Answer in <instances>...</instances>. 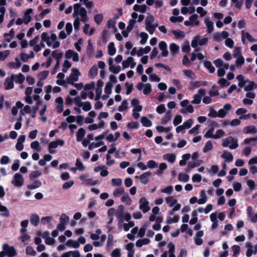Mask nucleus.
I'll use <instances>...</instances> for the list:
<instances>
[{
    "label": "nucleus",
    "mask_w": 257,
    "mask_h": 257,
    "mask_svg": "<svg viewBox=\"0 0 257 257\" xmlns=\"http://www.w3.org/2000/svg\"><path fill=\"white\" fill-rule=\"evenodd\" d=\"M222 146L224 147H229L230 149H235L238 147V145L236 139L229 136L223 140Z\"/></svg>",
    "instance_id": "obj_1"
},
{
    "label": "nucleus",
    "mask_w": 257,
    "mask_h": 257,
    "mask_svg": "<svg viewBox=\"0 0 257 257\" xmlns=\"http://www.w3.org/2000/svg\"><path fill=\"white\" fill-rule=\"evenodd\" d=\"M2 248L8 257H14L17 254L15 248L13 246L9 245L8 243L4 244Z\"/></svg>",
    "instance_id": "obj_2"
},
{
    "label": "nucleus",
    "mask_w": 257,
    "mask_h": 257,
    "mask_svg": "<svg viewBox=\"0 0 257 257\" xmlns=\"http://www.w3.org/2000/svg\"><path fill=\"white\" fill-rule=\"evenodd\" d=\"M206 91L204 89H199L198 91V93L194 95V99L191 101L193 104H199L201 102L202 96L205 95Z\"/></svg>",
    "instance_id": "obj_3"
},
{
    "label": "nucleus",
    "mask_w": 257,
    "mask_h": 257,
    "mask_svg": "<svg viewBox=\"0 0 257 257\" xmlns=\"http://www.w3.org/2000/svg\"><path fill=\"white\" fill-rule=\"evenodd\" d=\"M64 145V141L61 139H57L55 141L51 142L49 143V151L50 153L53 154L55 152L51 149H56L58 146H63Z\"/></svg>",
    "instance_id": "obj_4"
},
{
    "label": "nucleus",
    "mask_w": 257,
    "mask_h": 257,
    "mask_svg": "<svg viewBox=\"0 0 257 257\" xmlns=\"http://www.w3.org/2000/svg\"><path fill=\"white\" fill-rule=\"evenodd\" d=\"M140 209L143 211L144 213H146L150 210V207L149 206V202L145 197H142L140 199Z\"/></svg>",
    "instance_id": "obj_5"
},
{
    "label": "nucleus",
    "mask_w": 257,
    "mask_h": 257,
    "mask_svg": "<svg viewBox=\"0 0 257 257\" xmlns=\"http://www.w3.org/2000/svg\"><path fill=\"white\" fill-rule=\"evenodd\" d=\"M15 79V75L12 74L10 77H7L5 82V89L10 90L13 89L14 87V80Z\"/></svg>",
    "instance_id": "obj_6"
},
{
    "label": "nucleus",
    "mask_w": 257,
    "mask_h": 257,
    "mask_svg": "<svg viewBox=\"0 0 257 257\" xmlns=\"http://www.w3.org/2000/svg\"><path fill=\"white\" fill-rule=\"evenodd\" d=\"M14 184L15 186L20 187L24 184V178L20 173H16L14 176Z\"/></svg>",
    "instance_id": "obj_7"
},
{
    "label": "nucleus",
    "mask_w": 257,
    "mask_h": 257,
    "mask_svg": "<svg viewBox=\"0 0 257 257\" xmlns=\"http://www.w3.org/2000/svg\"><path fill=\"white\" fill-rule=\"evenodd\" d=\"M159 49L162 51L161 55L163 57H167L169 52L167 50V45L165 41H161L159 44Z\"/></svg>",
    "instance_id": "obj_8"
},
{
    "label": "nucleus",
    "mask_w": 257,
    "mask_h": 257,
    "mask_svg": "<svg viewBox=\"0 0 257 257\" xmlns=\"http://www.w3.org/2000/svg\"><path fill=\"white\" fill-rule=\"evenodd\" d=\"M151 175V172H146L143 174H142L139 177L140 179L141 182L146 185L148 184L149 180V177Z\"/></svg>",
    "instance_id": "obj_9"
},
{
    "label": "nucleus",
    "mask_w": 257,
    "mask_h": 257,
    "mask_svg": "<svg viewBox=\"0 0 257 257\" xmlns=\"http://www.w3.org/2000/svg\"><path fill=\"white\" fill-rule=\"evenodd\" d=\"M204 23L207 27V32L208 33H211L214 30L213 23L210 20L209 17L205 19Z\"/></svg>",
    "instance_id": "obj_10"
},
{
    "label": "nucleus",
    "mask_w": 257,
    "mask_h": 257,
    "mask_svg": "<svg viewBox=\"0 0 257 257\" xmlns=\"http://www.w3.org/2000/svg\"><path fill=\"white\" fill-rule=\"evenodd\" d=\"M81 75L79 70L76 68H73L71 70V73L69 76L75 81L78 80V76Z\"/></svg>",
    "instance_id": "obj_11"
},
{
    "label": "nucleus",
    "mask_w": 257,
    "mask_h": 257,
    "mask_svg": "<svg viewBox=\"0 0 257 257\" xmlns=\"http://www.w3.org/2000/svg\"><path fill=\"white\" fill-rule=\"evenodd\" d=\"M33 12V9H28L26 12L24 14V22L25 23V24H28V23H29L31 20H32V18H31V16H30V14L31 13H32Z\"/></svg>",
    "instance_id": "obj_12"
},
{
    "label": "nucleus",
    "mask_w": 257,
    "mask_h": 257,
    "mask_svg": "<svg viewBox=\"0 0 257 257\" xmlns=\"http://www.w3.org/2000/svg\"><path fill=\"white\" fill-rule=\"evenodd\" d=\"M86 133L85 130L82 128L81 127L79 128L78 130V132L76 133V141L78 142H80L82 141V139L83 137H84Z\"/></svg>",
    "instance_id": "obj_13"
},
{
    "label": "nucleus",
    "mask_w": 257,
    "mask_h": 257,
    "mask_svg": "<svg viewBox=\"0 0 257 257\" xmlns=\"http://www.w3.org/2000/svg\"><path fill=\"white\" fill-rule=\"evenodd\" d=\"M98 74V69L95 65L91 67L88 72V76L90 78L93 79Z\"/></svg>",
    "instance_id": "obj_14"
},
{
    "label": "nucleus",
    "mask_w": 257,
    "mask_h": 257,
    "mask_svg": "<svg viewBox=\"0 0 257 257\" xmlns=\"http://www.w3.org/2000/svg\"><path fill=\"white\" fill-rule=\"evenodd\" d=\"M207 82L206 81H197L195 82L191 81L190 85L191 87H189V89H193L195 88L199 87L201 86H205L206 85Z\"/></svg>",
    "instance_id": "obj_15"
},
{
    "label": "nucleus",
    "mask_w": 257,
    "mask_h": 257,
    "mask_svg": "<svg viewBox=\"0 0 257 257\" xmlns=\"http://www.w3.org/2000/svg\"><path fill=\"white\" fill-rule=\"evenodd\" d=\"M133 10L136 12L145 13L147 10V6L145 5L140 6L138 4H136L133 7Z\"/></svg>",
    "instance_id": "obj_16"
},
{
    "label": "nucleus",
    "mask_w": 257,
    "mask_h": 257,
    "mask_svg": "<svg viewBox=\"0 0 257 257\" xmlns=\"http://www.w3.org/2000/svg\"><path fill=\"white\" fill-rule=\"evenodd\" d=\"M39 221L40 218L38 215H37V214H32L30 217V222L32 225L34 226H37Z\"/></svg>",
    "instance_id": "obj_17"
},
{
    "label": "nucleus",
    "mask_w": 257,
    "mask_h": 257,
    "mask_svg": "<svg viewBox=\"0 0 257 257\" xmlns=\"http://www.w3.org/2000/svg\"><path fill=\"white\" fill-rule=\"evenodd\" d=\"M172 117L171 111L168 110L163 116L161 120V123L163 124H166L168 121H169Z\"/></svg>",
    "instance_id": "obj_18"
},
{
    "label": "nucleus",
    "mask_w": 257,
    "mask_h": 257,
    "mask_svg": "<svg viewBox=\"0 0 257 257\" xmlns=\"http://www.w3.org/2000/svg\"><path fill=\"white\" fill-rule=\"evenodd\" d=\"M221 157L225 159V161L229 163L232 161L233 157L231 153L228 152H224V153L221 155Z\"/></svg>",
    "instance_id": "obj_19"
},
{
    "label": "nucleus",
    "mask_w": 257,
    "mask_h": 257,
    "mask_svg": "<svg viewBox=\"0 0 257 257\" xmlns=\"http://www.w3.org/2000/svg\"><path fill=\"white\" fill-rule=\"evenodd\" d=\"M150 242V240L149 238H145L139 239L136 242V246L138 247H141L144 245L148 244Z\"/></svg>",
    "instance_id": "obj_20"
},
{
    "label": "nucleus",
    "mask_w": 257,
    "mask_h": 257,
    "mask_svg": "<svg viewBox=\"0 0 257 257\" xmlns=\"http://www.w3.org/2000/svg\"><path fill=\"white\" fill-rule=\"evenodd\" d=\"M246 81L247 82L249 83V84L244 87V90L245 91H251L256 87V84L253 81L248 79H246Z\"/></svg>",
    "instance_id": "obj_21"
},
{
    "label": "nucleus",
    "mask_w": 257,
    "mask_h": 257,
    "mask_svg": "<svg viewBox=\"0 0 257 257\" xmlns=\"http://www.w3.org/2000/svg\"><path fill=\"white\" fill-rule=\"evenodd\" d=\"M204 67L207 68L210 73H212L214 72L215 69L214 66H212V63L209 61H205L204 62Z\"/></svg>",
    "instance_id": "obj_22"
},
{
    "label": "nucleus",
    "mask_w": 257,
    "mask_h": 257,
    "mask_svg": "<svg viewBox=\"0 0 257 257\" xmlns=\"http://www.w3.org/2000/svg\"><path fill=\"white\" fill-rule=\"evenodd\" d=\"M42 185V183L40 180H35L34 181L33 184H30L27 186V188L29 189L33 190L37 188L40 187Z\"/></svg>",
    "instance_id": "obj_23"
},
{
    "label": "nucleus",
    "mask_w": 257,
    "mask_h": 257,
    "mask_svg": "<svg viewBox=\"0 0 257 257\" xmlns=\"http://www.w3.org/2000/svg\"><path fill=\"white\" fill-rule=\"evenodd\" d=\"M201 198L198 200V203L199 204H204L207 199V197L206 195L205 192L204 190H202L200 192Z\"/></svg>",
    "instance_id": "obj_24"
},
{
    "label": "nucleus",
    "mask_w": 257,
    "mask_h": 257,
    "mask_svg": "<svg viewBox=\"0 0 257 257\" xmlns=\"http://www.w3.org/2000/svg\"><path fill=\"white\" fill-rule=\"evenodd\" d=\"M163 157L171 163H173L176 160V156L174 154H167L164 155Z\"/></svg>",
    "instance_id": "obj_25"
},
{
    "label": "nucleus",
    "mask_w": 257,
    "mask_h": 257,
    "mask_svg": "<svg viewBox=\"0 0 257 257\" xmlns=\"http://www.w3.org/2000/svg\"><path fill=\"white\" fill-rule=\"evenodd\" d=\"M166 201L171 207L174 206L177 202V200L173 196H169L166 198Z\"/></svg>",
    "instance_id": "obj_26"
},
{
    "label": "nucleus",
    "mask_w": 257,
    "mask_h": 257,
    "mask_svg": "<svg viewBox=\"0 0 257 257\" xmlns=\"http://www.w3.org/2000/svg\"><path fill=\"white\" fill-rule=\"evenodd\" d=\"M108 53L111 56L114 55L116 53V49L113 42H110L108 46Z\"/></svg>",
    "instance_id": "obj_27"
},
{
    "label": "nucleus",
    "mask_w": 257,
    "mask_h": 257,
    "mask_svg": "<svg viewBox=\"0 0 257 257\" xmlns=\"http://www.w3.org/2000/svg\"><path fill=\"white\" fill-rule=\"evenodd\" d=\"M52 55L53 57L56 60V62H60V59L63 56V53L62 52H58V50H55L52 51Z\"/></svg>",
    "instance_id": "obj_28"
},
{
    "label": "nucleus",
    "mask_w": 257,
    "mask_h": 257,
    "mask_svg": "<svg viewBox=\"0 0 257 257\" xmlns=\"http://www.w3.org/2000/svg\"><path fill=\"white\" fill-rule=\"evenodd\" d=\"M173 35L175 36L176 39H182L185 37V33L182 31L172 30V31Z\"/></svg>",
    "instance_id": "obj_29"
},
{
    "label": "nucleus",
    "mask_w": 257,
    "mask_h": 257,
    "mask_svg": "<svg viewBox=\"0 0 257 257\" xmlns=\"http://www.w3.org/2000/svg\"><path fill=\"white\" fill-rule=\"evenodd\" d=\"M134 61V58L132 57H129L126 60H124L122 62V68L123 69L127 68Z\"/></svg>",
    "instance_id": "obj_30"
},
{
    "label": "nucleus",
    "mask_w": 257,
    "mask_h": 257,
    "mask_svg": "<svg viewBox=\"0 0 257 257\" xmlns=\"http://www.w3.org/2000/svg\"><path fill=\"white\" fill-rule=\"evenodd\" d=\"M141 121L143 125L146 127H150L152 124L151 121L146 116L142 117Z\"/></svg>",
    "instance_id": "obj_31"
},
{
    "label": "nucleus",
    "mask_w": 257,
    "mask_h": 257,
    "mask_svg": "<svg viewBox=\"0 0 257 257\" xmlns=\"http://www.w3.org/2000/svg\"><path fill=\"white\" fill-rule=\"evenodd\" d=\"M67 246H71L73 248H77L79 247L80 244L77 241H74L72 239H69L66 243Z\"/></svg>",
    "instance_id": "obj_32"
},
{
    "label": "nucleus",
    "mask_w": 257,
    "mask_h": 257,
    "mask_svg": "<svg viewBox=\"0 0 257 257\" xmlns=\"http://www.w3.org/2000/svg\"><path fill=\"white\" fill-rule=\"evenodd\" d=\"M49 72L48 70H44L39 73L38 75L39 80L42 81L47 78L49 75Z\"/></svg>",
    "instance_id": "obj_33"
},
{
    "label": "nucleus",
    "mask_w": 257,
    "mask_h": 257,
    "mask_svg": "<svg viewBox=\"0 0 257 257\" xmlns=\"http://www.w3.org/2000/svg\"><path fill=\"white\" fill-rule=\"evenodd\" d=\"M178 180L183 182H187L189 181V176L186 174L180 173L178 175Z\"/></svg>",
    "instance_id": "obj_34"
},
{
    "label": "nucleus",
    "mask_w": 257,
    "mask_h": 257,
    "mask_svg": "<svg viewBox=\"0 0 257 257\" xmlns=\"http://www.w3.org/2000/svg\"><path fill=\"white\" fill-rule=\"evenodd\" d=\"M124 206L123 205H120L118 206L117 210L116 212V216L117 218H121L123 217Z\"/></svg>",
    "instance_id": "obj_35"
},
{
    "label": "nucleus",
    "mask_w": 257,
    "mask_h": 257,
    "mask_svg": "<svg viewBox=\"0 0 257 257\" xmlns=\"http://www.w3.org/2000/svg\"><path fill=\"white\" fill-rule=\"evenodd\" d=\"M213 149V145L211 141H208L203 149V151L206 153Z\"/></svg>",
    "instance_id": "obj_36"
},
{
    "label": "nucleus",
    "mask_w": 257,
    "mask_h": 257,
    "mask_svg": "<svg viewBox=\"0 0 257 257\" xmlns=\"http://www.w3.org/2000/svg\"><path fill=\"white\" fill-rule=\"evenodd\" d=\"M121 201L122 202H125L127 205H130L132 203V200L127 193L125 194L121 198Z\"/></svg>",
    "instance_id": "obj_37"
},
{
    "label": "nucleus",
    "mask_w": 257,
    "mask_h": 257,
    "mask_svg": "<svg viewBox=\"0 0 257 257\" xmlns=\"http://www.w3.org/2000/svg\"><path fill=\"white\" fill-rule=\"evenodd\" d=\"M136 23V20H130L128 21V24L126 28V31L127 32H131L132 30L134 29L135 24Z\"/></svg>",
    "instance_id": "obj_38"
},
{
    "label": "nucleus",
    "mask_w": 257,
    "mask_h": 257,
    "mask_svg": "<svg viewBox=\"0 0 257 257\" xmlns=\"http://www.w3.org/2000/svg\"><path fill=\"white\" fill-rule=\"evenodd\" d=\"M232 250L233 251V257H237L240 253V248L238 245H234L232 246Z\"/></svg>",
    "instance_id": "obj_39"
},
{
    "label": "nucleus",
    "mask_w": 257,
    "mask_h": 257,
    "mask_svg": "<svg viewBox=\"0 0 257 257\" xmlns=\"http://www.w3.org/2000/svg\"><path fill=\"white\" fill-rule=\"evenodd\" d=\"M112 86V84L111 82H107L106 83L104 92L106 94H110L111 93Z\"/></svg>",
    "instance_id": "obj_40"
},
{
    "label": "nucleus",
    "mask_w": 257,
    "mask_h": 257,
    "mask_svg": "<svg viewBox=\"0 0 257 257\" xmlns=\"http://www.w3.org/2000/svg\"><path fill=\"white\" fill-rule=\"evenodd\" d=\"M246 134H255L257 133V129L254 125H249L246 127Z\"/></svg>",
    "instance_id": "obj_41"
},
{
    "label": "nucleus",
    "mask_w": 257,
    "mask_h": 257,
    "mask_svg": "<svg viewBox=\"0 0 257 257\" xmlns=\"http://www.w3.org/2000/svg\"><path fill=\"white\" fill-rule=\"evenodd\" d=\"M71 66V64L70 63V62L67 60H65L64 62V63H63V68L62 69V71L64 73L67 72L68 69L69 68H70Z\"/></svg>",
    "instance_id": "obj_42"
},
{
    "label": "nucleus",
    "mask_w": 257,
    "mask_h": 257,
    "mask_svg": "<svg viewBox=\"0 0 257 257\" xmlns=\"http://www.w3.org/2000/svg\"><path fill=\"white\" fill-rule=\"evenodd\" d=\"M104 142L103 141H100L97 143H92L88 146V149L90 150L94 148H98L100 146L103 145Z\"/></svg>",
    "instance_id": "obj_43"
},
{
    "label": "nucleus",
    "mask_w": 257,
    "mask_h": 257,
    "mask_svg": "<svg viewBox=\"0 0 257 257\" xmlns=\"http://www.w3.org/2000/svg\"><path fill=\"white\" fill-rule=\"evenodd\" d=\"M144 89L143 90V93L145 95H148L150 94L152 89V85L150 83H146L145 84Z\"/></svg>",
    "instance_id": "obj_44"
},
{
    "label": "nucleus",
    "mask_w": 257,
    "mask_h": 257,
    "mask_svg": "<svg viewBox=\"0 0 257 257\" xmlns=\"http://www.w3.org/2000/svg\"><path fill=\"white\" fill-rule=\"evenodd\" d=\"M145 21L146 27H148L150 25H152V23L154 22V16L151 14H149V16L147 17Z\"/></svg>",
    "instance_id": "obj_45"
},
{
    "label": "nucleus",
    "mask_w": 257,
    "mask_h": 257,
    "mask_svg": "<svg viewBox=\"0 0 257 257\" xmlns=\"http://www.w3.org/2000/svg\"><path fill=\"white\" fill-rule=\"evenodd\" d=\"M170 49L171 52L173 54H175L178 52L179 50V47L175 43H172L170 45Z\"/></svg>",
    "instance_id": "obj_46"
},
{
    "label": "nucleus",
    "mask_w": 257,
    "mask_h": 257,
    "mask_svg": "<svg viewBox=\"0 0 257 257\" xmlns=\"http://www.w3.org/2000/svg\"><path fill=\"white\" fill-rule=\"evenodd\" d=\"M26 253L27 255H31L35 256L36 254V252L31 246H28L26 249Z\"/></svg>",
    "instance_id": "obj_47"
},
{
    "label": "nucleus",
    "mask_w": 257,
    "mask_h": 257,
    "mask_svg": "<svg viewBox=\"0 0 257 257\" xmlns=\"http://www.w3.org/2000/svg\"><path fill=\"white\" fill-rule=\"evenodd\" d=\"M128 102L126 100H123L121 102V105L118 107V110L119 111L122 112L127 108Z\"/></svg>",
    "instance_id": "obj_48"
},
{
    "label": "nucleus",
    "mask_w": 257,
    "mask_h": 257,
    "mask_svg": "<svg viewBox=\"0 0 257 257\" xmlns=\"http://www.w3.org/2000/svg\"><path fill=\"white\" fill-rule=\"evenodd\" d=\"M140 37L141 38V40L140 43L142 44H145L146 43L147 40L148 38V34L145 33V32H141L140 33Z\"/></svg>",
    "instance_id": "obj_49"
},
{
    "label": "nucleus",
    "mask_w": 257,
    "mask_h": 257,
    "mask_svg": "<svg viewBox=\"0 0 257 257\" xmlns=\"http://www.w3.org/2000/svg\"><path fill=\"white\" fill-rule=\"evenodd\" d=\"M31 147L32 149L36 150L37 152H40L41 151L39 143L37 141H34L31 143Z\"/></svg>",
    "instance_id": "obj_50"
},
{
    "label": "nucleus",
    "mask_w": 257,
    "mask_h": 257,
    "mask_svg": "<svg viewBox=\"0 0 257 257\" xmlns=\"http://www.w3.org/2000/svg\"><path fill=\"white\" fill-rule=\"evenodd\" d=\"M92 108L91 104L89 101H86L83 103L82 109L85 111L90 110Z\"/></svg>",
    "instance_id": "obj_51"
},
{
    "label": "nucleus",
    "mask_w": 257,
    "mask_h": 257,
    "mask_svg": "<svg viewBox=\"0 0 257 257\" xmlns=\"http://www.w3.org/2000/svg\"><path fill=\"white\" fill-rule=\"evenodd\" d=\"M173 187L172 186L170 185L167 186L166 188L164 189H162L161 190V192L162 193H167L168 194H171L173 191Z\"/></svg>",
    "instance_id": "obj_52"
},
{
    "label": "nucleus",
    "mask_w": 257,
    "mask_h": 257,
    "mask_svg": "<svg viewBox=\"0 0 257 257\" xmlns=\"http://www.w3.org/2000/svg\"><path fill=\"white\" fill-rule=\"evenodd\" d=\"M214 130V129L213 127H210L204 135V137L206 138L213 139L214 135L213 134V133Z\"/></svg>",
    "instance_id": "obj_53"
},
{
    "label": "nucleus",
    "mask_w": 257,
    "mask_h": 257,
    "mask_svg": "<svg viewBox=\"0 0 257 257\" xmlns=\"http://www.w3.org/2000/svg\"><path fill=\"white\" fill-rule=\"evenodd\" d=\"M103 19V15L101 14H97L94 17V21L97 25H99L102 22Z\"/></svg>",
    "instance_id": "obj_54"
},
{
    "label": "nucleus",
    "mask_w": 257,
    "mask_h": 257,
    "mask_svg": "<svg viewBox=\"0 0 257 257\" xmlns=\"http://www.w3.org/2000/svg\"><path fill=\"white\" fill-rule=\"evenodd\" d=\"M182 121V116L180 115H176L175 117H174V119L173 120V124L174 125L176 126L178 124H179L180 123H181Z\"/></svg>",
    "instance_id": "obj_55"
},
{
    "label": "nucleus",
    "mask_w": 257,
    "mask_h": 257,
    "mask_svg": "<svg viewBox=\"0 0 257 257\" xmlns=\"http://www.w3.org/2000/svg\"><path fill=\"white\" fill-rule=\"evenodd\" d=\"M198 17L197 14H193L189 17V20L191 23L194 22L195 26H198L199 24V21L197 20Z\"/></svg>",
    "instance_id": "obj_56"
},
{
    "label": "nucleus",
    "mask_w": 257,
    "mask_h": 257,
    "mask_svg": "<svg viewBox=\"0 0 257 257\" xmlns=\"http://www.w3.org/2000/svg\"><path fill=\"white\" fill-rule=\"evenodd\" d=\"M183 72L185 76L192 79L195 78V74L190 70H184Z\"/></svg>",
    "instance_id": "obj_57"
},
{
    "label": "nucleus",
    "mask_w": 257,
    "mask_h": 257,
    "mask_svg": "<svg viewBox=\"0 0 257 257\" xmlns=\"http://www.w3.org/2000/svg\"><path fill=\"white\" fill-rule=\"evenodd\" d=\"M166 110L165 106L164 104H161L157 107L156 111L159 114L164 113Z\"/></svg>",
    "instance_id": "obj_58"
},
{
    "label": "nucleus",
    "mask_w": 257,
    "mask_h": 257,
    "mask_svg": "<svg viewBox=\"0 0 257 257\" xmlns=\"http://www.w3.org/2000/svg\"><path fill=\"white\" fill-rule=\"evenodd\" d=\"M41 173L39 171H34L29 175L30 179L32 180L35 178H38L41 175Z\"/></svg>",
    "instance_id": "obj_59"
},
{
    "label": "nucleus",
    "mask_w": 257,
    "mask_h": 257,
    "mask_svg": "<svg viewBox=\"0 0 257 257\" xmlns=\"http://www.w3.org/2000/svg\"><path fill=\"white\" fill-rule=\"evenodd\" d=\"M225 135L224 132L222 130H218L216 134L214 135L213 139H217L223 137Z\"/></svg>",
    "instance_id": "obj_60"
},
{
    "label": "nucleus",
    "mask_w": 257,
    "mask_h": 257,
    "mask_svg": "<svg viewBox=\"0 0 257 257\" xmlns=\"http://www.w3.org/2000/svg\"><path fill=\"white\" fill-rule=\"evenodd\" d=\"M241 55V48L240 47H236L233 53V57L234 58H237Z\"/></svg>",
    "instance_id": "obj_61"
},
{
    "label": "nucleus",
    "mask_w": 257,
    "mask_h": 257,
    "mask_svg": "<svg viewBox=\"0 0 257 257\" xmlns=\"http://www.w3.org/2000/svg\"><path fill=\"white\" fill-rule=\"evenodd\" d=\"M126 88V94H130L133 91L134 85L133 83L129 84L128 82H126L125 84Z\"/></svg>",
    "instance_id": "obj_62"
},
{
    "label": "nucleus",
    "mask_w": 257,
    "mask_h": 257,
    "mask_svg": "<svg viewBox=\"0 0 257 257\" xmlns=\"http://www.w3.org/2000/svg\"><path fill=\"white\" fill-rule=\"evenodd\" d=\"M127 126L130 129L138 128L139 126V123L137 121H136V122L131 121V122H128Z\"/></svg>",
    "instance_id": "obj_63"
},
{
    "label": "nucleus",
    "mask_w": 257,
    "mask_h": 257,
    "mask_svg": "<svg viewBox=\"0 0 257 257\" xmlns=\"http://www.w3.org/2000/svg\"><path fill=\"white\" fill-rule=\"evenodd\" d=\"M74 183V182L73 180L66 182L63 184L62 188L63 189H69L73 185Z\"/></svg>",
    "instance_id": "obj_64"
}]
</instances>
